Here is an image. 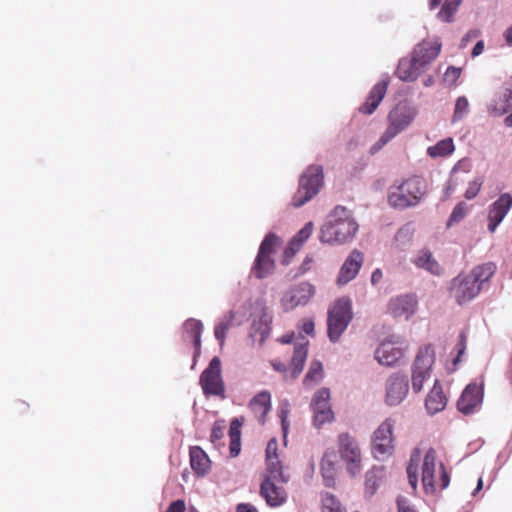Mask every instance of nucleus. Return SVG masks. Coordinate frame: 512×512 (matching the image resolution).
I'll use <instances>...</instances> for the list:
<instances>
[{
  "label": "nucleus",
  "instance_id": "obj_35",
  "mask_svg": "<svg viewBox=\"0 0 512 512\" xmlns=\"http://www.w3.org/2000/svg\"><path fill=\"white\" fill-rule=\"evenodd\" d=\"M455 150L454 142L452 138H446L440 140L433 146L427 148V154L431 158L447 157L451 155Z\"/></svg>",
  "mask_w": 512,
  "mask_h": 512
},
{
  "label": "nucleus",
  "instance_id": "obj_50",
  "mask_svg": "<svg viewBox=\"0 0 512 512\" xmlns=\"http://www.w3.org/2000/svg\"><path fill=\"white\" fill-rule=\"evenodd\" d=\"M461 75V68H456L454 66H450L447 68L444 74V81L450 85L456 83Z\"/></svg>",
  "mask_w": 512,
  "mask_h": 512
},
{
  "label": "nucleus",
  "instance_id": "obj_8",
  "mask_svg": "<svg viewBox=\"0 0 512 512\" xmlns=\"http://www.w3.org/2000/svg\"><path fill=\"white\" fill-rule=\"evenodd\" d=\"M338 447L346 471L351 476H357L362 470V454L358 442L348 433L338 436Z\"/></svg>",
  "mask_w": 512,
  "mask_h": 512
},
{
  "label": "nucleus",
  "instance_id": "obj_11",
  "mask_svg": "<svg viewBox=\"0 0 512 512\" xmlns=\"http://www.w3.org/2000/svg\"><path fill=\"white\" fill-rule=\"evenodd\" d=\"M406 348L400 337L392 335L379 344L374 357L380 365L391 367L403 358Z\"/></svg>",
  "mask_w": 512,
  "mask_h": 512
},
{
  "label": "nucleus",
  "instance_id": "obj_63",
  "mask_svg": "<svg viewBox=\"0 0 512 512\" xmlns=\"http://www.w3.org/2000/svg\"><path fill=\"white\" fill-rule=\"evenodd\" d=\"M504 38H505V41L506 43L509 45V46H512V26L509 27L505 33H504Z\"/></svg>",
  "mask_w": 512,
  "mask_h": 512
},
{
  "label": "nucleus",
  "instance_id": "obj_10",
  "mask_svg": "<svg viewBox=\"0 0 512 512\" xmlns=\"http://www.w3.org/2000/svg\"><path fill=\"white\" fill-rule=\"evenodd\" d=\"M199 384L206 397H225V384L221 373V361L218 357H213L208 367L201 373Z\"/></svg>",
  "mask_w": 512,
  "mask_h": 512
},
{
  "label": "nucleus",
  "instance_id": "obj_51",
  "mask_svg": "<svg viewBox=\"0 0 512 512\" xmlns=\"http://www.w3.org/2000/svg\"><path fill=\"white\" fill-rule=\"evenodd\" d=\"M224 425L222 423H218L216 422L213 427H212V431H211V435H210V441L214 444V445H217V443L222 439V437L224 436Z\"/></svg>",
  "mask_w": 512,
  "mask_h": 512
},
{
  "label": "nucleus",
  "instance_id": "obj_20",
  "mask_svg": "<svg viewBox=\"0 0 512 512\" xmlns=\"http://www.w3.org/2000/svg\"><path fill=\"white\" fill-rule=\"evenodd\" d=\"M275 481L271 477H265L260 487V494L270 507H279L287 500L286 490Z\"/></svg>",
  "mask_w": 512,
  "mask_h": 512
},
{
  "label": "nucleus",
  "instance_id": "obj_42",
  "mask_svg": "<svg viewBox=\"0 0 512 512\" xmlns=\"http://www.w3.org/2000/svg\"><path fill=\"white\" fill-rule=\"evenodd\" d=\"M460 3L461 0H445L441 10L438 13V18L444 22H451Z\"/></svg>",
  "mask_w": 512,
  "mask_h": 512
},
{
  "label": "nucleus",
  "instance_id": "obj_3",
  "mask_svg": "<svg viewBox=\"0 0 512 512\" xmlns=\"http://www.w3.org/2000/svg\"><path fill=\"white\" fill-rule=\"evenodd\" d=\"M450 478L445 471L442 462L437 461V453L433 448H429L424 455L422 463V483L427 493H433L436 487L441 489L448 487Z\"/></svg>",
  "mask_w": 512,
  "mask_h": 512
},
{
  "label": "nucleus",
  "instance_id": "obj_34",
  "mask_svg": "<svg viewBox=\"0 0 512 512\" xmlns=\"http://www.w3.org/2000/svg\"><path fill=\"white\" fill-rule=\"evenodd\" d=\"M242 422L239 419H233L230 423L229 438H230V454L232 457L239 455L241 450V428Z\"/></svg>",
  "mask_w": 512,
  "mask_h": 512
},
{
  "label": "nucleus",
  "instance_id": "obj_4",
  "mask_svg": "<svg viewBox=\"0 0 512 512\" xmlns=\"http://www.w3.org/2000/svg\"><path fill=\"white\" fill-rule=\"evenodd\" d=\"M353 317L351 301L348 298L336 300L328 310L327 333L331 342L336 343L346 331Z\"/></svg>",
  "mask_w": 512,
  "mask_h": 512
},
{
  "label": "nucleus",
  "instance_id": "obj_57",
  "mask_svg": "<svg viewBox=\"0 0 512 512\" xmlns=\"http://www.w3.org/2000/svg\"><path fill=\"white\" fill-rule=\"evenodd\" d=\"M480 30L478 29H472V30H469L466 35L463 37L462 39V43H461V46L464 47L466 46V44L471 40V39H474V38H477L479 35H480Z\"/></svg>",
  "mask_w": 512,
  "mask_h": 512
},
{
  "label": "nucleus",
  "instance_id": "obj_40",
  "mask_svg": "<svg viewBox=\"0 0 512 512\" xmlns=\"http://www.w3.org/2000/svg\"><path fill=\"white\" fill-rule=\"evenodd\" d=\"M397 189L401 192H419L427 189V182L422 176L413 175L405 179Z\"/></svg>",
  "mask_w": 512,
  "mask_h": 512
},
{
  "label": "nucleus",
  "instance_id": "obj_23",
  "mask_svg": "<svg viewBox=\"0 0 512 512\" xmlns=\"http://www.w3.org/2000/svg\"><path fill=\"white\" fill-rule=\"evenodd\" d=\"M441 43L439 40H423L413 50L412 54L425 68L439 55Z\"/></svg>",
  "mask_w": 512,
  "mask_h": 512
},
{
  "label": "nucleus",
  "instance_id": "obj_58",
  "mask_svg": "<svg viewBox=\"0 0 512 512\" xmlns=\"http://www.w3.org/2000/svg\"><path fill=\"white\" fill-rule=\"evenodd\" d=\"M383 279V272L381 269L376 268L371 274V284L376 286Z\"/></svg>",
  "mask_w": 512,
  "mask_h": 512
},
{
  "label": "nucleus",
  "instance_id": "obj_52",
  "mask_svg": "<svg viewBox=\"0 0 512 512\" xmlns=\"http://www.w3.org/2000/svg\"><path fill=\"white\" fill-rule=\"evenodd\" d=\"M313 194H295L291 200V204L295 208H299L312 199Z\"/></svg>",
  "mask_w": 512,
  "mask_h": 512
},
{
  "label": "nucleus",
  "instance_id": "obj_46",
  "mask_svg": "<svg viewBox=\"0 0 512 512\" xmlns=\"http://www.w3.org/2000/svg\"><path fill=\"white\" fill-rule=\"evenodd\" d=\"M467 214V206L464 203H459L452 211L448 221L447 227H451L452 225L459 223L464 219Z\"/></svg>",
  "mask_w": 512,
  "mask_h": 512
},
{
  "label": "nucleus",
  "instance_id": "obj_36",
  "mask_svg": "<svg viewBox=\"0 0 512 512\" xmlns=\"http://www.w3.org/2000/svg\"><path fill=\"white\" fill-rule=\"evenodd\" d=\"M417 194H389L388 203L396 209H404L419 203Z\"/></svg>",
  "mask_w": 512,
  "mask_h": 512
},
{
  "label": "nucleus",
  "instance_id": "obj_31",
  "mask_svg": "<svg viewBox=\"0 0 512 512\" xmlns=\"http://www.w3.org/2000/svg\"><path fill=\"white\" fill-rule=\"evenodd\" d=\"M413 263L417 268L423 269L432 275H440L442 272L441 266L428 249L418 251Z\"/></svg>",
  "mask_w": 512,
  "mask_h": 512
},
{
  "label": "nucleus",
  "instance_id": "obj_39",
  "mask_svg": "<svg viewBox=\"0 0 512 512\" xmlns=\"http://www.w3.org/2000/svg\"><path fill=\"white\" fill-rule=\"evenodd\" d=\"M266 465V477H271V480H277L282 483H287L289 481V475L284 473L278 457H270V459H266Z\"/></svg>",
  "mask_w": 512,
  "mask_h": 512
},
{
  "label": "nucleus",
  "instance_id": "obj_19",
  "mask_svg": "<svg viewBox=\"0 0 512 512\" xmlns=\"http://www.w3.org/2000/svg\"><path fill=\"white\" fill-rule=\"evenodd\" d=\"M324 186V171L321 165H309L299 179V188L304 192H319Z\"/></svg>",
  "mask_w": 512,
  "mask_h": 512
},
{
  "label": "nucleus",
  "instance_id": "obj_14",
  "mask_svg": "<svg viewBox=\"0 0 512 512\" xmlns=\"http://www.w3.org/2000/svg\"><path fill=\"white\" fill-rule=\"evenodd\" d=\"M315 295V287L308 282H301L288 290L281 302L286 311L292 310L297 306L306 305Z\"/></svg>",
  "mask_w": 512,
  "mask_h": 512
},
{
  "label": "nucleus",
  "instance_id": "obj_56",
  "mask_svg": "<svg viewBox=\"0 0 512 512\" xmlns=\"http://www.w3.org/2000/svg\"><path fill=\"white\" fill-rule=\"evenodd\" d=\"M166 512H185V502L183 500L174 501Z\"/></svg>",
  "mask_w": 512,
  "mask_h": 512
},
{
  "label": "nucleus",
  "instance_id": "obj_12",
  "mask_svg": "<svg viewBox=\"0 0 512 512\" xmlns=\"http://www.w3.org/2000/svg\"><path fill=\"white\" fill-rule=\"evenodd\" d=\"M310 406L313 412V425L316 428H321L324 424L331 423L334 420L328 388H321L315 392Z\"/></svg>",
  "mask_w": 512,
  "mask_h": 512
},
{
  "label": "nucleus",
  "instance_id": "obj_37",
  "mask_svg": "<svg viewBox=\"0 0 512 512\" xmlns=\"http://www.w3.org/2000/svg\"><path fill=\"white\" fill-rule=\"evenodd\" d=\"M234 312L229 311L225 313L216 323L214 328L215 338L219 341V344L222 346L224 344L226 333L232 326V322L234 320Z\"/></svg>",
  "mask_w": 512,
  "mask_h": 512
},
{
  "label": "nucleus",
  "instance_id": "obj_27",
  "mask_svg": "<svg viewBox=\"0 0 512 512\" xmlns=\"http://www.w3.org/2000/svg\"><path fill=\"white\" fill-rule=\"evenodd\" d=\"M190 465L192 470L199 476L207 475L211 468V461L206 452L199 446L190 448Z\"/></svg>",
  "mask_w": 512,
  "mask_h": 512
},
{
  "label": "nucleus",
  "instance_id": "obj_47",
  "mask_svg": "<svg viewBox=\"0 0 512 512\" xmlns=\"http://www.w3.org/2000/svg\"><path fill=\"white\" fill-rule=\"evenodd\" d=\"M288 414H289V403L288 402L281 403V405L279 407V417L281 419V427H282V432H283L284 443H286V438H287L288 429H289Z\"/></svg>",
  "mask_w": 512,
  "mask_h": 512
},
{
  "label": "nucleus",
  "instance_id": "obj_22",
  "mask_svg": "<svg viewBox=\"0 0 512 512\" xmlns=\"http://www.w3.org/2000/svg\"><path fill=\"white\" fill-rule=\"evenodd\" d=\"M425 70L426 68L412 54L411 58H402L399 61L395 74L402 81L412 82Z\"/></svg>",
  "mask_w": 512,
  "mask_h": 512
},
{
  "label": "nucleus",
  "instance_id": "obj_26",
  "mask_svg": "<svg viewBox=\"0 0 512 512\" xmlns=\"http://www.w3.org/2000/svg\"><path fill=\"white\" fill-rule=\"evenodd\" d=\"M249 407L260 424L266 422V416L271 410V394L267 390L257 393L249 402Z\"/></svg>",
  "mask_w": 512,
  "mask_h": 512
},
{
  "label": "nucleus",
  "instance_id": "obj_6",
  "mask_svg": "<svg viewBox=\"0 0 512 512\" xmlns=\"http://www.w3.org/2000/svg\"><path fill=\"white\" fill-rule=\"evenodd\" d=\"M435 362V349L426 345L419 349L411 366V384L415 393L422 391L424 383L432 376V367Z\"/></svg>",
  "mask_w": 512,
  "mask_h": 512
},
{
  "label": "nucleus",
  "instance_id": "obj_59",
  "mask_svg": "<svg viewBox=\"0 0 512 512\" xmlns=\"http://www.w3.org/2000/svg\"><path fill=\"white\" fill-rule=\"evenodd\" d=\"M483 50H484V41L480 40L475 44V46L472 50V57L479 56L480 54H482Z\"/></svg>",
  "mask_w": 512,
  "mask_h": 512
},
{
  "label": "nucleus",
  "instance_id": "obj_54",
  "mask_svg": "<svg viewBox=\"0 0 512 512\" xmlns=\"http://www.w3.org/2000/svg\"><path fill=\"white\" fill-rule=\"evenodd\" d=\"M270 457H278L277 441L275 438L271 439L266 447V459H270Z\"/></svg>",
  "mask_w": 512,
  "mask_h": 512
},
{
  "label": "nucleus",
  "instance_id": "obj_62",
  "mask_svg": "<svg viewBox=\"0 0 512 512\" xmlns=\"http://www.w3.org/2000/svg\"><path fill=\"white\" fill-rule=\"evenodd\" d=\"M296 336H295V333L294 332H291V333H288L286 335H283L281 338H280V341L284 344H290V343H293L294 340H295Z\"/></svg>",
  "mask_w": 512,
  "mask_h": 512
},
{
  "label": "nucleus",
  "instance_id": "obj_21",
  "mask_svg": "<svg viewBox=\"0 0 512 512\" xmlns=\"http://www.w3.org/2000/svg\"><path fill=\"white\" fill-rule=\"evenodd\" d=\"M389 82V78H384L372 87L366 101L359 107L360 113L371 115L377 109L387 93Z\"/></svg>",
  "mask_w": 512,
  "mask_h": 512
},
{
  "label": "nucleus",
  "instance_id": "obj_16",
  "mask_svg": "<svg viewBox=\"0 0 512 512\" xmlns=\"http://www.w3.org/2000/svg\"><path fill=\"white\" fill-rule=\"evenodd\" d=\"M483 400V382L470 383L462 392L457 402V407L463 414L474 413L481 405Z\"/></svg>",
  "mask_w": 512,
  "mask_h": 512
},
{
  "label": "nucleus",
  "instance_id": "obj_32",
  "mask_svg": "<svg viewBox=\"0 0 512 512\" xmlns=\"http://www.w3.org/2000/svg\"><path fill=\"white\" fill-rule=\"evenodd\" d=\"M184 332L187 336H190L192 338L193 344H194V363L192 365V368H194L196 363V358L200 355L201 352V334L203 331V324L200 320L196 319H188L184 323Z\"/></svg>",
  "mask_w": 512,
  "mask_h": 512
},
{
  "label": "nucleus",
  "instance_id": "obj_44",
  "mask_svg": "<svg viewBox=\"0 0 512 512\" xmlns=\"http://www.w3.org/2000/svg\"><path fill=\"white\" fill-rule=\"evenodd\" d=\"M469 111V102L465 96H460L457 98L453 113V122L461 120L464 116L468 114Z\"/></svg>",
  "mask_w": 512,
  "mask_h": 512
},
{
  "label": "nucleus",
  "instance_id": "obj_5",
  "mask_svg": "<svg viewBox=\"0 0 512 512\" xmlns=\"http://www.w3.org/2000/svg\"><path fill=\"white\" fill-rule=\"evenodd\" d=\"M282 240L274 233H269L261 242L258 254L252 267L254 275L263 279L271 275L275 268L273 255L280 248Z\"/></svg>",
  "mask_w": 512,
  "mask_h": 512
},
{
  "label": "nucleus",
  "instance_id": "obj_15",
  "mask_svg": "<svg viewBox=\"0 0 512 512\" xmlns=\"http://www.w3.org/2000/svg\"><path fill=\"white\" fill-rule=\"evenodd\" d=\"M418 301L412 294L393 297L387 305V312L396 319H410L417 310Z\"/></svg>",
  "mask_w": 512,
  "mask_h": 512
},
{
  "label": "nucleus",
  "instance_id": "obj_28",
  "mask_svg": "<svg viewBox=\"0 0 512 512\" xmlns=\"http://www.w3.org/2000/svg\"><path fill=\"white\" fill-rule=\"evenodd\" d=\"M447 404V398L443 393L442 387L438 380L434 381V385L428 393L425 401V407L430 414H436L442 411Z\"/></svg>",
  "mask_w": 512,
  "mask_h": 512
},
{
  "label": "nucleus",
  "instance_id": "obj_55",
  "mask_svg": "<svg viewBox=\"0 0 512 512\" xmlns=\"http://www.w3.org/2000/svg\"><path fill=\"white\" fill-rule=\"evenodd\" d=\"M314 322L311 319L304 320L300 326L302 332L306 335L313 336L314 335Z\"/></svg>",
  "mask_w": 512,
  "mask_h": 512
},
{
  "label": "nucleus",
  "instance_id": "obj_53",
  "mask_svg": "<svg viewBox=\"0 0 512 512\" xmlns=\"http://www.w3.org/2000/svg\"><path fill=\"white\" fill-rule=\"evenodd\" d=\"M397 506L398 512H417L414 507L410 505L409 501L404 497H398Z\"/></svg>",
  "mask_w": 512,
  "mask_h": 512
},
{
  "label": "nucleus",
  "instance_id": "obj_18",
  "mask_svg": "<svg viewBox=\"0 0 512 512\" xmlns=\"http://www.w3.org/2000/svg\"><path fill=\"white\" fill-rule=\"evenodd\" d=\"M512 207V197L510 194H502L493 202L488 211V230L494 233L498 225L503 221Z\"/></svg>",
  "mask_w": 512,
  "mask_h": 512
},
{
  "label": "nucleus",
  "instance_id": "obj_49",
  "mask_svg": "<svg viewBox=\"0 0 512 512\" xmlns=\"http://www.w3.org/2000/svg\"><path fill=\"white\" fill-rule=\"evenodd\" d=\"M419 458H420L419 451L416 450L412 454L411 462H410L409 466L407 467V474H408L409 482H410L412 488H414V489L416 488L418 477H417V465H414L413 462L418 461Z\"/></svg>",
  "mask_w": 512,
  "mask_h": 512
},
{
  "label": "nucleus",
  "instance_id": "obj_48",
  "mask_svg": "<svg viewBox=\"0 0 512 512\" xmlns=\"http://www.w3.org/2000/svg\"><path fill=\"white\" fill-rule=\"evenodd\" d=\"M457 355L452 360L451 366H448L447 369L449 372H453L456 370L457 364L460 362V357L465 353L466 350V337L463 333L460 334V339L458 344L455 347Z\"/></svg>",
  "mask_w": 512,
  "mask_h": 512
},
{
  "label": "nucleus",
  "instance_id": "obj_1",
  "mask_svg": "<svg viewBox=\"0 0 512 512\" xmlns=\"http://www.w3.org/2000/svg\"><path fill=\"white\" fill-rule=\"evenodd\" d=\"M358 228L351 211L344 206H336L322 225L319 240L329 245L345 244L354 238Z\"/></svg>",
  "mask_w": 512,
  "mask_h": 512
},
{
  "label": "nucleus",
  "instance_id": "obj_29",
  "mask_svg": "<svg viewBox=\"0 0 512 512\" xmlns=\"http://www.w3.org/2000/svg\"><path fill=\"white\" fill-rule=\"evenodd\" d=\"M320 472L325 486H332L336 475V454L333 450L324 452L320 461Z\"/></svg>",
  "mask_w": 512,
  "mask_h": 512
},
{
  "label": "nucleus",
  "instance_id": "obj_9",
  "mask_svg": "<svg viewBox=\"0 0 512 512\" xmlns=\"http://www.w3.org/2000/svg\"><path fill=\"white\" fill-rule=\"evenodd\" d=\"M414 117L415 112L407 107H398L392 110L388 115V127L372 149L376 151L386 145L398 133L409 126Z\"/></svg>",
  "mask_w": 512,
  "mask_h": 512
},
{
  "label": "nucleus",
  "instance_id": "obj_45",
  "mask_svg": "<svg viewBox=\"0 0 512 512\" xmlns=\"http://www.w3.org/2000/svg\"><path fill=\"white\" fill-rule=\"evenodd\" d=\"M323 367L321 362L313 361L310 364L309 370L305 376V382H318L322 378Z\"/></svg>",
  "mask_w": 512,
  "mask_h": 512
},
{
  "label": "nucleus",
  "instance_id": "obj_41",
  "mask_svg": "<svg viewBox=\"0 0 512 512\" xmlns=\"http://www.w3.org/2000/svg\"><path fill=\"white\" fill-rule=\"evenodd\" d=\"M414 228L411 224H405L395 234L394 240L400 249L407 248L413 239Z\"/></svg>",
  "mask_w": 512,
  "mask_h": 512
},
{
  "label": "nucleus",
  "instance_id": "obj_24",
  "mask_svg": "<svg viewBox=\"0 0 512 512\" xmlns=\"http://www.w3.org/2000/svg\"><path fill=\"white\" fill-rule=\"evenodd\" d=\"M297 340L289 367L292 378H296L302 372L308 355V340L303 336L298 337Z\"/></svg>",
  "mask_w": 512,
  "mask_h": 512
},
{
  "label": "nucleus",
  "instance_id": "obj_25",
  "mask_svg": "<svg viewBox=\"0 0 512 512\" xmlns=\"http://www.w3.org/2000/svg\"><path fill=\"white\" fill-rule=\"evenodd\" d=\"M259 315L253 319L250 336L262 344L270 333L271 317L262 305L258 306Z\"/></svg>",
  "mask_w": 512,
  "mask_h": 512
},
{
  "label": "nucleus",
  "instance_id": "obj_43",
  "mask_svg": "<svg viewBox=\"0 0 512 512\" xmlns=\"http://www.w3.org/2000/svg\"><path fill=\"white\" fill-rule=\"evenodd\" d=\"M322 512H344L339 501L334 495L325 493L322 495Z\"/></svg>",
  "mask_w": 512,
  "mask_h": 512
},
{
  "label": "nucleus",
  "instance_id": "obj_60",
  "mask_svg": "<svg viewBox=\"0 0 512 512\" xmlns=\"http://www.w3.org/2000/svg\"><path fill=\"white\" fill-rule=\"evenodd\" d=\"M237 512H258L257 509L250 504H239Z\"/></svg>",
  "mask_w": 512,
  "mask_h": 512
},
{
  "label": "nucleus",
  "instance_id": "obj_2",
  "mask_svg": "<svg viewBox=\"0 0 512 512\" xmlns=\"http://www.w3.org/2000/svg\"><path fill=\"white\" fill-rule=\"evenodd\" d=\"M495 273V266L486 263L475 267L469 274L458 275L451 282V294L460 305L473 300Z\"/></svg>",
  "mask_w": 512,
  "mask_h": 512
},
{
  "label": "nucleus",
  "instance_id": "obj_33",
  "mask_svg": "<svg viewBox=\"0 0 512 512\" xmlns=\"http://www.w3.org/2000/svg\"><path fill=\"white\" fill-rule=\"evenodd\" d=\"M512 107V82L504 93L489 105L488 111L493 116H501L510 111Z\"/></svg>",
  "mask_w": 512,
  "mask_h": 512
},
{
  "label": "nucleus",
  "instance_id": "obj_7",
  "mask_svg": "<svg viewBox=\"0 0 512 512\" xmlns=\"http://www.w3.org/2000/svg\"><path fill=\"white\" fill-rule=\"evenodd\" d=\"M395 424L396 420L388 417L374 431L372 437V452L377 460L384 461L393 454V429Z\"/></svg>",
  "mask_w": 512,
  "mask_h": 512
},
{
  "label": "nucleus",
  "instance_id": "obj_64",
  "mask_svg": "<svg viewBox=\"0 0 512 512\" xmlns=\"http://www.w3.org/2000/svg\"><path fill=\"white\" fill-rule=\"evenodd\" d=\"M510 110H512V107L510 108ZM504 123L506 126L508 127H512V113L509 114L505 119H504Z\"/></svg>",
  "mask_w": 512,
  "mask_h": 512
},
{
  "label": "nucleus",
  "instance_id": "obj_61",
  "mask_svg": "<svg viewBox=\"0 0 512 512\" xmlns=\"http://www.w3.org/2000/svg\"><path fill=\"white\" fill-rule=\"evenodd\" d=\"M272 366L273 368L278 371V372H283V373H286L288 371H290L286 365L280 361H275L272 363Z\"/></svg>",
  "mask_w": 512,
  "mask_h": 512
},
{
  "label": "nucleus",
  "instance_id": "obj_17",
  "mask_svg": "<svg viewBox=\"0 0 512 512\" xmlns=\"http://www.w3.org/2000/svg\"><path fill=\"white\" fill-rule=\"evenodd\" d=\"M363 261L364 256L359 250L351 251L339 270L337 284L343 286L352 281L358 275Z\"/></svg>",
  "mask_w": 512,
  "mask_h": 512
},
{
  "label": "nucleus",
  "instance_id": "obj_30",
  "mask_svg": "<svg viewBox=\"0 0 512 512\" xmlns=\"http://www.w3.org/2000/svg\"><path fill=\"white\" fill-rule=\"evenodd\" d=\"M313 222H307L303 228H301L298 233L291 239L288 246L285 249V258H292L303 246V244L309 239L313 232Z\"/></svg>",
  "mask_w": 512,
  "mask_h": 512
},
{
  "label": "nucleus",
  "instance_id": "obj_13",
  "mask_svg": "<svg viewBox=\"0 0 512 512\" xmlns=\"http://www.w3.org/2000/svg\"><path fill=\"white\" fill-rule=\"evenodd\" d=\"M409 391V383L406 375L401 373L391 374L385 383V403L389 406H397L406 398Z\"/></svg>",
  "mask_w": 512,
  "mask_h": 512
},
{
  "label": "nucleus",
  "instance_id": "obj_38",
  "mask_svg": "<svg viewBox=\"0 0 512 512\" xmlns=\"http://www.w3.org/2000/svg\"><path fill=\"white\" fill-rule=\"evenodd\" d=\"M384 477L385 469L383 466L374 467L368 471L365 480L366 492L374 494Z\"/></svg>",
  "mask_w": 512,
  "mask_h": 512
}]
</instances>
